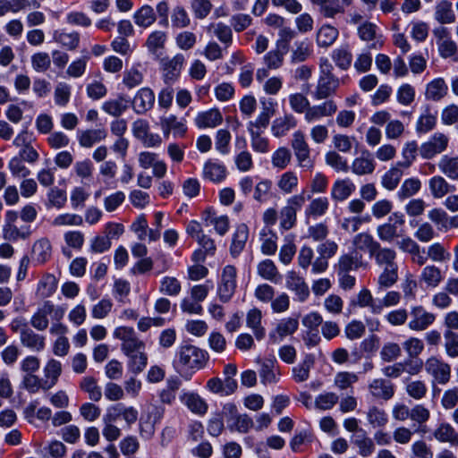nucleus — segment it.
<instances>
[{"label": "nucleus", "instance_id": "423d86ee", "mask_svg": "<svg viewBox=\"0 0 458 458\" xmlns=\"http://www.w3.org/2000/svg\"><path fill=\"white\" fill-rule=\"evenodd\" d=\"M449 144V137L443 132H435L420 147V155L424 159H432L437 155L445 152Z\"/></svg>", "mask_w": 458, "mask_h": 458}, {"label": "nucleus", "instance_id": "603ef678", "mask_svg": "<svg viewBox=\"0 0 458 458\" xmlns=\"http://www.w3.org/2000/svg\"><path fill=\"white\" fill-rule=\"evenodd\" d=\"M430 418V411L423 404H416L411 409V420L419 425V430L426 433V424Z\"/></svg>", "mask_w": 458, "mask_h": 458}, {"label": "nucleus", "instance_id": "774afa93", "mask_svg": "<svg viewBox=\"0 0 458 458\" xmlns=\"http://www.w3.org/2000/svg\"><path fill=\"white\" fill-rule=\"evenodd\" d=\"M437 124V116L432 114L428 109L425 110L420 115L416 123V131L418 133H427L432 131Z\"/></svg>", "mask_w": 458, "mask_h": 458}, {"label": "nucleus", "instance_id": "c03bdc74", "mask_svg": "<svg viewBox=\"0 0 458 458\" xmlns=\"http://www.w3.org/2000/svg\"><path fill=\"white\" fill-rule=\"evenodd\" d=\"M81 391L88 394L89 398L93 402H99L102 398L101 387L94 377L87 376L81 378L80 382Z\"/></svg>", "mask_w": 458, "mask_h": 458}, {"label": "nucleus", "instance_id": "680f3d73", "mask_svg": "<svg viewBox=\"0 0 458 458\" xmlns=\"http://www.w3.org/2000/svg\"><path fill=\"white\" fill-rule=\"evenodd\" d=\"M405 392L411 398L419 401L427 395L428 386L422 380H409L405 384Z\"/></svg>", "mask_w": 458, "mask_h": 458}, {"label": "nucleus", "instance_id": "49530a36", "mask_svg": "<svg viewBox=\"0 0 458 458\" xmlns=\"http://www.w3.org/2000/svg\"><path fill=\"white\" fill-rule=\"evenodd\" d=\"M261 311L257 309L250 310L247 314V326L252 330L257 340L263 339L266 335V330L261 326Z\"/></svg>", "mask_w": 458, "mask_h": 458}, {"label": "nucleus", "instance_id": "4c0bfd02", "mask_svg": "<svg viewBox=\"0 0 458 458\" xmlns=\"http://www.w3.org/2000/svg\"><path fill=\"white\" fill-rule=\"evenodd\" d=\"M222 121V114L217 109L199 113L195 118V123L199 128H213L219 125Z\"/></svg>", "mask_w": 458, "mask_h": 458}, {"label": "nucleus", "instance_id": "37998d69", "mask_svg": "<svg viewBox=\"0 0 458 458\" xmlns=\"http://www.w3.org/2000/svg\"><path fill=\"white\" fill-rule=\"evenodd\" d=\"M366 417L369 424L374 428L386 427L389 420L386 411L375 405L368 409Z\"/></svg>", "mask_w": 458, "mask_h": 458}, {"label": "nucleus", "instance_id": "a211bd4d", "mask_svg": "<svg viewBox=\"0 0 458 458\" xmlns=\"http://www.w3.org/2000/svg\"><path fill=\"white\" fill-rule=\"evenodd\" d=\"M181 402L193 413L203 416L207 413L208 405L197 393L185 392L180 396Z\"/></svg>", "mask_w": 458, "mask_h": 458}, {"label": "nucleus", "instance_id": "e433bc0d", "mask_svg": "<svg viewBox=\"0 0 458 458\" xmlns=\"http://www.w3.org/2000/svg\"><path fill=\"white\" fill-rule=\"evenodd\" d=\"M207 31L215 36L226 47L233 42V32L230 26L223 22H213L207 27Z\"/></svg>", "mask_w": 458, "mask_h": 458}, {"label": "nucleus", "instance_id": "338daca9", "mask_svg": "<svg viewBox=\"0 0 458 458\" xmlns=\"http://www.w3.org/2000/svg\"><path fill=\"white\" fill-rule=\"evenodd\" d=\"M314 363L311 356H307L304 360L293 368V377L295 382L301 383L308 380L310 371Z\"/></svg>", "mask_w": 458, "mask_h": 458}, {"label": "nucleus", "instance_id": "13d9d810", "mask_svg": "<svg viewBox=\"0 0 458 458\" xmlns=\"http://www.w3.org/2000/svg\"><path fill=\"white\" fill-rule=\"evenodd\" d=\"M420 149L415 140L406 142L402 151L403 160L397 162V165L404 169L409 168L414 162L417 157V152Z\"/></svg>", "mask_w": 458, "mask_h": 458}, {"label": "nucleus", "instance_id": "9d476101", "mask_svg": "<svg viewBox=\"0 0 458 458\" xmlns=\"http://www.w3.org/2000/svg\"><path fill=\"white\" fill-rule=\"evenodd\" d=\"M338 245L333 241H326L317 247L318 258L312 263L314 273H322L328 267V259L335 255Z\"/></svg>", "mask_w": 458, "mask_h": 458}, {"label": "nucleus", "instance_id": "0e129e2a", "mask_svg": "<svg viewBox=\"0 0 458 458\" xmlns=\"http://www.w3.org/2000/svg\"><path fill=\"white\" fill-rule=\"evenodd\" d=\"M292 160L291 151L285 147H280L271 156L272 165L278 169H285Z\"/></svg>", "mask_w": 458, "mask_h": 458}, {"label": "nucleus", "instance_id": "5701e85b", "mask_svg": "<svg viewBox=\"0 0 458 458\" xmlns=\"http://www.w3.org/2000/svg\"><path fill=\"white\" fill-rule=\"evenodd\" d=\"M226 174V168L221 162L208 160L204 165L203 176L213 182L218 183L223 182Z\"/></svg>", "mask_w": 458, "mask_h": 458}, {"label": "nucleus", "instance_id": "3c124183", "mask_svg": "<svg viewBox=\"0 0 458 458\" xmlns=\"http://www.w3.org/2000/svg\"><path fill=\"white\" fill-rule=\"evenodd\" d=\"M284 242L279 251V259L282 263L288 265L296 253L295 236L293 234H287Z\"/></svg>", "mask_w": 458, "mask_h": 458}, {"label": "nucleus", "instance_id": "a19ab883", "mask_svg": "<svg viewBox=\"0 0 458 458\" xmlns=\"http://www.w3.org/2000/svg\"><path fill=\"white\" fill-rule=\"evenodd\" d=\"M298 183V176L293 171L284 172L276 181L278 190L281 193L285 195L293 193L297 189Z\"/></svg>", "mask_w": 458, "mask_h": 458}, {"label": "nucleus", "instance_id": "de8ad7c7", "mask_svg": "<svg viewBox=\"0 0 458 458\" xmlns=\"http://www.w3.org/2000/svg\"><path fill=\"white\" fill-rule=\"evenodd\" d=\"M153 420H146L140 422V435L142 438L150 439L155 434V424L159 422L164 415V409L161 407L154 408Z\"/></svg>", "mask_w": 458, "mask_h": 458}, {"label": "nucleus", "instance_id": "79ce46f5", "mask_svg": "<svg viewBox=\"0 0 458 458\" xmlns=\"http://www.w3.org/2000/svg\"><path fill=\"white\" fill-rule=\"evenodd\" d=\"M435 19L441 24L453 23L455 21V14L452 8V3L442 0L435 7Z\"/></svg>", "mask_w": 458, "mask_h": 458}, {"label": "nucleus", "instance_id": "72a5a7b5", "mask_svg": "<svg viewBox=\"0 0 458 458\" xmlns=\"http://www.w3.org/2000/svg\"><path fill=\"white\" fill-rule=\"evenodd\" d=\"M160 126L165 137L173 131L175 136H182L186 132L184 123L177 119L174 114L162 116L160 118Z\"/></svg>", "mask_w": 458, "mask_h": 458}, {"label": "nucleus", "instance_id": "a878e982", "mask_svg": "<svg viewBox=\"0 0 458 458\" xmlns=\"http://www.w3.org/2000/svg\"><path fill=\"white\" fill-rule=\"evenodd\" d=\"M32 233L30 225H4L3 226V237L9 242L25 241Z\"/></svg>", "mask_w": 458, "mask_h": 458}, {"label": "nucleus", "instance_id": "0eeeda50", "mask_svg": "<svg viewBox=\"0 0 458 458\" xmlns=\"http://www.w3.org/2000/svg\"><path fill=\"white\" fill-rule=\"evenodd\" d=\"M404 224L403 215L394 213L389 216L388 222L377 228L378 238L383 242H391L400 235L399 228Z\"/></svg>", "mask_w": 458, "mask_h": 458}, {"label": "nucleus", "instance_id": "58836bf2", "mask_svg": "<svg viewBox=\"0 0 458 458\" xmlns=\"http://www.w3.org/2000/svg\"><path fill=\"white\" fill-rule=\"evenodd\" d=\"M52 254V246L48 239L36 241L32 246V259L39 264L47 262Z\"/></svg>", "mask_w": 458, "mask_h": 458}, {"label": "nucleus", "instance_id": "1a4fd4ad", "mask_svg": "<svg viewBox=\"0 0 458 458\" xmlns=\"http://www.w3.org/2000/svg\"><path fill=\"white\" fill-rule=\"evenodd\" d=\"M425 369L440 385H445L451 378L450 365L437 357H430L426 360Z\"/></svg>", "mask_w": 458, "mask_h": 458}, {"label": "nucleus", "instance_id": "9b49d317", "mask_svg": "<svg viewBox=\"0 0 458 458\" xmlns=\"http://www.w3.org/2000/svg\"><path fill=\"white\" fill-rule=\"evenodd\" d=\"M341 83H344V80L338 77H318L316 88L312 92L313 98L318 101L330 98L336 93Z\"/></svg>", "mask_w": 458, "mask_h": 458}, {"label": "nucleus", "instance_id": "a18cd8bd", "mask_svg": "<svg viewBox=\"0 0 458 458\" xmlns=\"http://www.w3.org/2000/svg\"><path fill=\"white\" fill-rule=\"evenodd\" d=\"M353 444L358 447V453L362 457H369L375 452V444L372 438L367 436L363 429L353 438Z\"/></svg>", "mask_w": 458, "mask_h": 458}, {"label": "nucleus", "instance_id": "4d7b16f0", "mask_svg": "<svg viewBox=\"0 0 458 458\" xmlns=\"http://www.w3.org/2000/svg\"><path fill=\"white\" fill-rule=\"evenodd\" d=\"M403 167L398 166L397 164L390 168L382 177V186L386 190H394L400 182L403 176Z\"/></svg>", "mask_w": 458, "mask_h": 458}, {"label": "nucleus", "instance_id": "b1692460", "mask_svg": "<svg viewBox=\"0 0 458 458\" xmlns=\"http://www.w3.org/2000/svg\"><path fill=\"white\" fill-rule=\"evenodd\" d=\"M107 136L104 129H90L80 131L77 133L79 144L82 148H91L98 142L104 140Z\"/></svg>", "mask_w": 458, "mask_h": 458}, {"label": "nucleus", "instance_id": "ddd939ff", "mask_svg": "<svg viewBox=\"0 0 458 458\" xmlns=\"http://www.w3.org/2000/svg\"><path fill=\"white\" fill-rule=\"evenodd\" d=\"M299 327L297 318H287L281 319L276 325V328L268 335V341L272 344H278L284 337L293 335Z\"/></svg>", "mask_w": 458, "mask_h": 458}, {"label": "nucleus", "instance_id": "5fc2aeb1", "mask_svg": "<svg viewBox=\"0 0 458 458\" xmlns=\"http://www.w3.org/2000/svg\"><path fill=\"white\" fill-rule=\"evenodd\" d=\"M126 357H128L127 368L134 375L142 372L148 364V355L145 351L132 353Z\"/></svg>", "mask_w": 458, "mask_h": 458}, {"label": "nucleus", "instance_id": "473e14b6", "mask_svg": "<svg viewBox=\"0 0 458 458\" xmlns=\"http://www.w3.org/2000/svg\"><path fill=\"white\" fill-rule=\"evenodd\" d=\"M249 238V229L244 224L237 226L230 246V253L233 257H237L243 250Z\"/></svg>", "mask_w": 458, "mask_h": 458}, {"label": "nucleus", "instance_id": "864d4df0", "mask_svg": "<svg viewBox=\"0 0 458 458\" xmlns=\"http://www.w3.org/2000/svg\"><path fill=\"white\" fill-rule=\"evenodd\" d=\"M329 208V201L327 197H318L312 199L306 208L305 213L308 216L318 217L324 216Z\"/></svg>", "mask_w": 458, "mask_h": 458}, {"label": "nucleus", "instance_id": "052dcab7", "mask_svg": "<svg viewBox=\"0 0 458 458\" xmlns=\"http://www.w3.org/2000/svg\"><path fill=\"white\" fill-rule=\"evenodd\" d=\"M156 21L154 9L150 5H143L134 13L135 23L143 28H148Z\"/></svg>", "mask_w": 458, "mask_h": 458}, {"label": "nucleus", "instance_id": "e2e57ef3", "mask_svg": "<svg viewBox=\"0 0 458 458\" xmlns=\"http://www.w3.org/2000/svg\"><path fill=\"white\" fill-rule=\"evenodd\" d=\"M353 244L357 250H367L371 255L378 248L379 242L369 233H361L354 237Z\"/></svg>", "mask_w": 458, "mask_h": 458}, {"label": "nucleus", "instance_id": "2f4dec72", "mask_svg": "<svg viewBox=\"0 0 458 458\" xmlns=\"http://www.w3.org/2000/svg\"><path fill=\"white\" fill-rule=\"evenodd\" d=\"M331 58L339 69L347 71L352 63V53L348 45H343L332 51Z\"/></svg>", "mask_w": 458, "mask_h": 458}, {"label": "nucleus", "instance_id": "2eb2a0df", "mask_svg": "<svg viewBox=\"0 0 458 458\" xmlns=\"http://www.w3.org/2000/svg\"><path fill=\"white\" fill-rule=\"evenodd\" d=\"M257 362L260 365L259 373L262 384H274L278 381L280 373L275 357L264 360L258 359Z\"/></svg>", "mask_w": 458, "mask_h": 458}, {"label": "nucleus", "instance_id": "c85d7f7f", "mask_svg": "<svg viewBox=\"0 0 458 458\" xmlns=\"http://www.w3.org/2000/svg\"><path fill=\"white\" fill-rule=\"evenodd\" d=\"M130 100L119 95L115 98L108 99L102 105V110L114 117L121 116L129 108Z\"/></svg>", "mask_w": 458, "mask_h": 458}, {"label": "nucleus", "instance_id": "c9c22d12", "mask_svg": "<svg viewBox=\"0 0 458 458\" xmlns=\"http://www.w3.org/2000/svg\"><path fill=\"white\" fill-rule=\"evenodd\" d=\"M448 91V87L442 78H437L426 86L425 98L428 100L439 101L442 99Z\"/></svg>", "mask_w": 458, "mask_h": 458}, {"label": "nucleus", "instance_id": "20e7f679", "mask_svg": "<svg viewBox=\"0 0 458 458\" xmlns=\"http://www.w3.org/2000/svg\"><path fill=\"white\" fill-rule=\"evenodd\" d=\"M114 337L122 342L121 351L125 356L145 351V343L139 338L132 327H116L114 331Z\"/></svg>", "mask_w": 458, "mask_h": 458}, {"label": "nucleus", "instance_id": "6ab92c4d", "mask_svg": "<svg viewBox=\"0 0 458 458\" xmlns=\"http://www.w3.org/2000/svg\"><path fill=\"white\" fill-rule=\"evenodd\" d=\"M375 167L376 164L371 154L364 151L361 156L353 159L350 169L354 174L361 176L372 174Z\"/></svg>", "mask_w": 458, "mask_h": 458}, {"label": "nucleus", "instance_id": "bb28decb", "mask_svg": "<svg viewBox=\"0 0 458 458\" xmlns=\"http://www.w3.org/2000/svg\"><path fill=\"white\" fill-rule=\"evenodd\" d=\"M53 311L54 305L50 301H45L31 317L30 325L38 331L46 330L49 324L47 316L51 315Z\"/></svg>", "mask_w": 458, "mask_h": 458}, {"label": "nucleus", "instance_id": "4be33fe9", "mask_svg": "<svg viewBox=\"0 0 458 458\" xmlns=\"http://www.w3.org/2000/svg\"><path fill=\"white\" fill-rule=\"evenodd\" d=\"M356 190L355 184L351 179H339L335 182L331 190V197L335 200L344 201L347 199Z\"/></svg>", "mask_w": 458, "mask_h": 458}, {"label": "nucleus", "instance_id": "f3484780", "mask_svg": "<svg viewBox=\"0 0 458 458\" xmlns=\"http://www.w3.org/2000/svg\"><path fill=\"white\" fill-rule=\"evenodd\" d=\"M183 63L184 56L182 54H177L171 59L162 60L164 81L166 84L174 81L179 77Z\"/></svg>", "mask_w": 458, "mask_h": 458}, {"label": "nucleus", "instance_id": "f704fd0d", "mask_svg": "<svg viewBox=\"0 0 458 458\" xmlns=\"http://www.w3.org/2000/svg\"><path fill=\"white\" fill-rule=\"evenodd\" d=\"M338 35L339 31L335 27L329 24H324L317 32V44L319 47L327 48L335 42Z\"/></svg>", "mask_w": 458, "mask_h": 458}, {"label": "nucleus", "instance_id": "8fccbe9b", "mask_svg": "<svg viewBox=\"0 0 458 458\" xmlns=\"http://www.w3.org/2000/svg\"><path fill=\"white\" fill-rule=\"evenodd\" d=\"M181 380L178 377L169 378L166 386L159 393V398L162 403L171 405L176 398V392L181 386Z\"/></svg>", "mask_w": 458, "mask_h": 458}, {"label": "nucleus", "instance_id": "dca6fc26", "mask_svg": "<svg viewBox=\"0 0 458 458\" xmlns=\"http://www.w3.org/2000/svg\"><path fill=\"white\" fill-rule=\"evenodd\" d=\"M411 319L409 327L414 331L427 329L436 319L433 313L426 311L421 306L412 308L411 311Z\"/></svg>", "mask_w": 458, "mask_h": 458}, {"label": "nucleus", "instance_id": "412c9836", "mask_svg": "<svg viewBox=\"0 0 458 458\" xmlns=\"http://www.w3.org/2000/svg\"><path fill=\"white\" fill-rule=\"evenodd\" d=\"M428 188L434 199H442L449 193L455 191L456 187L450 184L441 175H435L428 181Z\"/></svg>", "mask_w": 458, "mask_h": 458}, {"label": "nucleus", "instance_id": "7c9ffc66", "mask_svg": "<svg viewBox=\"0 0 458 458\" xmlns=\"http://www.w3.org/2000/svg\"><path fill=\"white\" fill-rule=\"evenodd\" d=\"M260 250L265 255H274L277 250V235L271 228L264 227L259 233Z\"/></svg>", "mask_w": 458, "mask_h": 458}, {"label": "nucleus", "instance_id": "f03ea898", "mask_svg": "<svg viewBox=\"0 0 458 458\" xmlns=\"http://www.w3.org/2000/svg\"><path fill=\"white\" fill-rule=\"evenodd\" d=\"M376 260V263L384 267V271L378 277V284L380 286H391L397 282V264L394 259L396 258V252L389 248H382L378 244V248L370 255Z\"/></svg>", "mask_w": 458, "mask_h": 458}, {"label": "nucleus", "instance_id": "aec40b11", "mask_svg": "<svg viewBox=\"0 0 458 458\" xmlns=\"http://www.w3.org/2000/svg\"><path fill=\"white\" fill-rule=\"evenodd\" d=\"M62 363L55 359H50L44 367V391L54 387L62 374Z\"/></svg>", "mask_w": 458, "mask_h": 458}, {"label": "nucleus", "instance_id": "c756f323", "mask_svg": "<svg viewBox=\"0 0 458 458\" xmlns=\"http://www.w3.org/2000/svg\"><path fill=\"white\" fill-rule=\"evenodd\" d=\"M437 167L448 179L458 181V156H442L437 163Z\"/></svg>", "mask_w": 458, "mask_h": 458}, {"label": "nucleus", "instance_id": "4468645a", "mask_svg": "<svg viewBox=\"0 0 458 458\" xmlns=\"http://www.w3.org/2000/svg\"><path fill=\"white\" fill-rule=\"evenodd\" d=\"M259 103L260 112L255 121H250L248 126L266 129L276 114V103L272 98H261Z\"/></svg>", "mask_w": 458, "mask_h": 458}, {"label": "nucleus", "instance_id": "39448f33", "mask_svg": "<svg viewBox=\"0 0 458 458\" xmlns=\"http://www.w3.org/2000/svg\"><path fill=\"white\" fill-rule=\"evenodd\" d=\"M12 329L13 331L20 330V341L24 347L38 352L45 349V336L35 333L26 324L21 326L20 321H13L12 324Z\"/></svg>", "mask_w": 458, "mask_h": 458}, {"label": "nucleus", "instance_id": "6e6552de", "mask_svg": "<svg viewBox=\"0 0 458 458\" xmlns=\"http://www.w3.org/2000/svg\"><path fill=\"white\" fill-rule=\"evenodd\" d=\"M369 394L376 400L387 402L395 394L394 384L386 378H374L368 385Z\"/></svg>", "mask_w": 458, "mask_h": 458}, {"label": "nucleus", "instance_id": "6e6d98bb", "mask_svg": "<svg viewBox=\"0 0 458 458\" xmlns=\"http://www.w3.org/2000/svg\"><path fill=\"white\" fill-rule=\"evenodd\" d=\"M312 4L318 6V13L327 19H335L342 9L331 0H310Z\"/></svg>", "mask_w": 458, "mask_h": 458}, {"label": "nucleus", "instance_id": "7ed1b4c3", "mask_svg": "<svg viewBox=\"0 0 458 458\" xmlns=\"http://www.w3.org/2000/svg\"><path fill=\"white\" fill-rule=\"evenodd\" d=\"M363 266L365 264L362 255L357 250L341 256L338 261V276L341 286H353L356 278L350 273Z\"/></svg>", "mask_w": 458, "mask_h": 458}, {"label": "nucleus", "instance_id": "ea45409f", "mask_svg": "<svg viewBox=\"0 0 458 458\" xmlns=\"http://www.w3.org/2000/svg\"><path fill=\"white\" fill-rule=\"evenodd\" d=\"M264 130L265 129L248 126L251 148L256 152L267 153L269 151V140L267 138L262 136Z\"/></svg>", "mask_w": 458, "mask_h": 458}, {"label": "nucleus", "instance_id": "393cba45", "mask_svg": "<svg viewBox=\"0 0 458 458\" xmlns=\"http://www.w3.org/2000/svg\"><path fill=\"white\" fill-rule=\"evenodd\" d=\"M433 436L441 443H448L452 446L458 445V432L447 422L440 423L434 430Z\"/></svg>", "mask_w": 458, "mask_h": 458}, {"label": "nucleus", "instance_id": "f8f14e48", "mask_svg": "<svg viewBox=\"0 0 458 458\" xmlns=\"http://www.w3.org/2000/svg\"><path fill=\"white\" fill-rule=\"evenodd\" d=\"M155 100L154 91L148 87H144L136 92L131 104L137 114H145L153 108Z\"/></svg>", "mask_w": 458, "mask_h": 458}, {"label": "nucleus", "instance_id": "cd10ccee", "mask_svg": "<svg viewBox=\"0 0 458 458\" xmlns=\"http://www.w3.org/2000/svg\"><path fill=\"white\" fill-rule=\"evenodd\" d=\"M296 126V118L291 114H286L284 116L274 120L271 126V131L275 137L280 138L286 135L290 130L295 128Z\"/></svg>", "mask_w": 458, "mask_h": 458}, {"label": "nucleus", "instance_id": "f257e3e1", "mask_svg": "<svg viewBox=\"0 0 458 458\" xmlns=\"http://www.w3.org/2000/svg\"><path fill=\"white\" fill-rule=\"evenodd\" d=\"M208 360V354L206 351L191 344L180 346L175 353L173 365L182 376L203 369Z\"/></svg>", "mask_w": 458, "mask_h": 458}, {"label": "nucleus", "instance_id": "09e8293b", "mask_svg": "<svg viewBox=\"0 0 458 458\" xmlns=\"http://www.w3.org/2000/svg\"><path fill=\"white\" fill-rule=\"evenodd\" d=\"M53 38L55 42L71 51L75 50L80 43V34L78 32L67 33L55 30L53 34Z\"/></svg>", "mask_w": 458, "mask_h": 458}, {"label": "nucleus", "instance_id": "69168bd1", "mask_svg": "<svg viewBox=\"0 0 458 458\" xmlns=\"http://www.w3.org/2000/svg\"><path fill=\"white\" fill-rule=\"evenodd\" d=\"M359 377L353 372L341 371L335 374L334 379L335 386L341 390L352 389L353 385L358 382Z\"/></svg>", "mask_w": 458, "mask_h": 458}, {"label": "nucleus", "instance_id": "bf43d9fd", "mask_svg": "<svg viewBox=\"0 0 458 458\" xmlns=\"http://www.w3.org/2000/svg\"><path fill=\"white\" fill-rule=\"evenodd\" d=\"M231 413H235L234 428L241 433L248 432L253 426L252 419L247 414H237L236 406L233 404H228L225 407Z\"/></svg>", "mask_w": 458, "mask_h": 458}]
</instances>
